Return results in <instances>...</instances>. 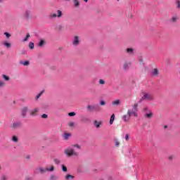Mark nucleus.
<instances>
[{
  "label": "nucleus",
  "instance_id": "nucleus-4",
  "mask_svg": "<svg viewBox=\"0 0 180 180\" xmlns=\"http://www.w3.org/2000/svg\"><path fill=\"white\" fill-rule=\"evenodd\" d=\"M49 18L51 19H56V18L61 19L63 18V11L61 10H57L56 13H51Z\"/></svg>",
  "mask_w": 180,
  "mask_h": 180
},
{
  "label": "nucleus",
  "instance_id": "nucleus-18",
  "mask_svg": "<svg viewBox=\"0 0 180 180\" xmlns=\"http://www.w3.org/2000/svg\"><path fill=\"white\" fill-rule=\"evenodd\" d=\"M112 106H119L120 105V100H115L112 103Z\"/></svg>",
  "mask_w": 180,
  "mask_h": 180
},
{
  "label": "nucleus",
  "instance_id": "nucleus-19",
  "mask_svg": "<svg viewBox=\"0 0 180 180\" xmlns=\"http://www.w3.org/2000/svg\"><path fill=\"white\" fill-rule=\"evenodd\" d=\"M101 124H102V122L98 121V120H95L94 121V126L96 127H97V129H99L101 127Z\"/></svg>",
  "mask_w": 180,
  "mask_h": 180
},
{
  "label": "nucleus",
  "instance_id": "nucleus-24",
  "mask_svg": "<svg viewBox=\"0 0 180 180\" xmlns=\"http://www.w3.org/2000/svg\"><path fill=\"white\" fill-rule=\"evenodd\" d=\"M73 2L75 8H78L79 6V0H74Z\"/></svg>",
  "mask_w": 180,
  "mask_h": 180
},
{
  "label": "nucleus",
  "instance_id": "nucleus-45",
  "mask_svg": "<svg viewBox=\"0 0 180 180\" xmlns=\"http://www.w3.org/2000/svg\"><path fill=\"white\" fill-rule=\"evenodd\" d=\"M68 126H70V127H73V126H74V122H70L68 123Z\"/></svg>",
  "mask_w": 180,
  "mask_h": 180
},
{
  "label": "nucleus",
  "instance_id": "nucleus-50",
  "mask_svg": "<svg viewBox=\"0 0 180 180\" xmlns=\"http://www.w3.org/2000/svg\"><path fill=\"white\" fill-rule=\"evenodd\" d=\"M85 2H88V0H84Z\"/></svg>",
  "mask_w": 180,
  "mask_h": 180
},
{
  "label": "nucleus",
  "instance_id": "nucleus-51",
  "mask_svg": "<svg viewBox=\"0 0 180 180\" xmlns=\"http://www.w3.org/2000/svg\"><path fill=\"white\" fill-rule=\"evenodd\" d=\"M0 2H2V0H0Z\"/></svg>",
  "mask_w": 180,
  "mask_h": 180
},
{
  "label": "nucleus",
  "instance_id": "nucleus-2",
  "mask_svg": "<svg viewBox=\"0 0 180 180\" xmlns=\"http://www.w3.org/2000/svg\"><path fill=\"white\" fill-rule=\"evenodd\" d=\"M54 171V166L49 167H38L36 169L35 174H46V172H53Z\"/></svg>",
  "mask_w": 180,
  "mask_h": 180
},
{
  "label": "nucleus",
  "instance_id": "nucleus-39",
  "mask_svg": "<svg viewBox=\"0 0 180 180\" xmlns=\"http://www.w3.org/2000/svg\"><path fill=\"white\" fill-rule=\"evenodd\" d=\"M171 20L173 22H175L178 20V18L176 16H174V17H172Z\"/></svg>",
  "mask_w": 180,
  "mask_h": 180
},
{
  "label": "nucleus",
  "instance_id": "nucleus-42",
  "mask_svg": "<svg viewBox=\"0 0 180 180\" xmlns=\"http://www.w3.org/2000/svg\"><path fill=\"white\" fill-rule=\"evenodd\" d=\"M99 84H100V85H105V80L100 79L99 80Z\"/></svg>",
  "mask_w": 180,
  "mask_h": 180
},
{
  "label": "nucleus",
  "instance_id": "nucleus-9",
  "mask_svg": "<svg viewBox=\"0 0 180 180\" xmlns=\"http://www.w3.org/2000/svg\"><path fill=\"white\" fill-rule=\"evenodd\" d=\"M23 17L25 19H27V20H30L32 19V15H30V11L26 10L23 13Z\"/></svg>",
  "mask_w": 180,
  "mask_h": 180
},
{
  "label": "nucleus",
  "instance_id": "nucleus-20",
  "mask_svg": "<svg viewBox=\"0 0 180 180\" xmlns=\"http://www.w3.org/2000/svg\"><path fill=\"white\" fill-rule=\"evenodd\" d=\"M122 120H124V122H129V120H130V117H129V115H124L122 117Z\"/></svg>",
  "mask_w": 180,
  "mask_h": 180
},
{
  "label": "nucleus",
  "instance_id": "nucleus-29",
  "mask_svg": "<svg viewBox=\"0 0 180 180\" xmlns=\"http://www.w3.org/2000/svg\"><path fill=\"white\" fill-rule=\"evenodd\" d=\"M29 47L31 50H33V49H34V44L33 42H30Z\"/></svg>",
  "mask_w": 180,
  "mask_h": 180
},
{
  "label": "nucleus",
  "instance_id": "nucleus-43",
  "mask_svg": "<svg viewBox=\"0 0 180 180\" xmlns=\"http://www.w3.org/2000/svg\"><path fill=\"white\" fill-rule=\"evenodd\" d=\"M76 113L75 112H69L68 116L72 117L75 116Z\"/></svg>",
  "mask_w": 180,
  "mask_h": 180
},
{
  "label": "nucleus",
  "instance_id": "nucleus-38",
  "mask_svg": "<svg viewBox=\"0 0 180 180\" xmlns=\"http://www.w3.org/2000/svg\"><path fill=\"white\" fill-rule=\"evenodd\" d=\"M176 5L177 9H180V1L179 0H176Z\"/></svg>",
  "mask_w": 180,
  "mask_h": 180
},
{
  "label": "nucleus",
  "instance_id": "nucleus-47",
  "mask_svg": "<svg viewBox=\"0 0 180 180\" xmlns=\"http://www.w3.org/2000/svg\"><path fill=\"white\" fill-rule=\"evenodd\" d=\"M120 144V143H119V141L115 142V146L116 147H119Z\"/></svg>",
  "mask_w": 180,
  "mask_h": 180
},
{
  "label": "nucleus",
  "instance_id": "nucleus-49",
  "mask_svg": "<svg viewBox=\"0 0 180 180\" xmlns=\"http://www.w3.org/2000/svg\"><path fill=\"white\" fill-rule=\"evenodd\" d=\"M167 125H165V129H167Z\"/></svg>",
  "mask_w": 180,
  "mask_h": 180
},
{
  "label": "nucleus",
  "instance_id": "nucleus-33",
  "mask_svg": "<svg viewBox=\"0 0 180 180\" xmlns=\"http://www.w3.org/2000/svg\"><path fill=\"white\" fill-rule=\"evenodd\" d=\"M12 141H14V143H18V136H13L12 138Z\"/></svg>",
  "mask_w": 180,
  "mask_h": 180
},
{
  "label": "nucleus",
  "instance_id": "nucleus-41",
  "mask_svg": "<svg viewBox=\"0 0 180 180\" xmlns=\"http://www.w3.org/2000/svg\"><path fill=\"white\" fill-rule=\"evenodd\" d=\"M100 105L101 106H105L106 105V103L105 102V101H101Z\"/></svg>",
  "mask_w": 180,
  "mask_h": 180
},
{
  "label": "nucleus",
  "instance_id": "nucleus-21",
  "mask_svg": "<svg viewBox=\"0 0 180 180\" xmlns=\"http://www.w3.org/2000/svg\"><path fill=\"white\" fill-rule=\"evenodd\" d=\"M65 180L74 179V176L71 174H68L65 176Z\"/></svg>",
  "mask_w": 180,
  "mask_h": 180
},
{
  "label": "nucleus",
  "instance_id": "nucleus-27",
  "mask_svg": "<svg viewBox=\"0 0 180 180\" xmlns=\"http://www.w3.org/2000/svg\"><path fill=\"white\" fill-rule=\"evenodd\" d=\"M43 94H44V91H41L38 95H37L36 101H37L39 99V98H40V96H41V95H43Z\"/></svg>",
  "mask_w": 180,
  "mask_h": 180
},
{
  "label": "nucleus",
  "instance_id": "nucleus-28",
  "mask_svg": "<svg viewBox=\"0 0 180 180\" xmlns=\"http://www.w3.org/2000/svg\"><path fill=\"white\" fill-rule=\"evenodd\" d=\"M53 162H55L57 165H58V164L61 163V160H60L59 159L55 158L53 160Z\"/></svg>",
  "mask_w": 180,
  "mask_h": 180
},
{
  "label": "nucleus",
  "instance_id": "nucleus-12",
  "mask_svg": "<svg viewBox=\"0 0 180 180\" xmlns=\"http://www.w3.org/2000/svg\"><path fill=\"white\" fill-rule=\"evenodd\" d=\"M37 113H39V108H34L30 112V116H37Z\"/></svg>",
  "mask_w": 180,
  "mask_h": 180
},
{
  "label": "nucleus",
  "instance_id": "nucleus-30",
  "mask_svg": "<svg viewBox=\"0 0 180 180\" xmlns=\"http://www.w3.org/2000/svg\"><path fill=\"white\" fill-rule=\"evenodd\" d=\"M72 147H75V148H77V150H81V146H79V144L72 145Z\"/></svg>",
  "mask_w": 180,
  "mask_h": 180
},
{
  "label": "nucleus",
  "instance_id": "nucleus-34",
  "mask_svg": "<svg viewBox=\"0 0 180 180\" xmlns=\"http://www.w3.org/2000/svg\"><path fill=\"white\" fill-rule=\"evenodd\" d=\"M57 179H58V177H57V176L51 175L50 180H57Z\"/></svg>",
  "mask_w": 180,
  "mask_h": 180
},
{
  "label": "nucleus",
  "instance_id": "nucleus-11",
  "mask_svg": "<svg viewBox=\"0 0 180 180\" xmlns=\"http://www.w3.org/2000/svg\"><path fill=\"white\" fill-rule=\"evenodd\" d=\"M27 112H29V108L27 107L22 108L21 110V115L22 117H26V115H27Z\"/></svg>",
  "mask_w": 180,
  "mask_h": 180
},
{
  "label": "nucleus",
  "instance_id": "nucleus-10",
  "mask_svg": "<svg viewBox=\"0 0 180 180\" xmlns=\"http://www.w3.org/2000/svg\"><path fill=\"white\" fill-rule=\"evenodd\" d=\"M151 75H153V77H159L160 70H158V69H157V68L153 69L151 70Z\"/></svg>",
  "mask_w": 180,
  "mask_h": 180
},
{
  "label": "nucleus",
  "instance_id": "nucleus-44",
  "mask_svg": "<svg viewBox=\"0 0 180 180\" xmlns=\"http://www.w3.org/2000/svg\"><path fill=\"white\" fill-rule=\"evenodd\" d=\"M42 119H47L49 117V115L47 114H43L41 115Z\"/></svg>",
  "mask_w": 180,
  "mask_h": 180
},
{
  "label": "nucleus",
  "instance_id": "nucleus-52",
  "mask_svg": "<svg viewBox=\"0 0 180 180\" xmlns=\"http://www.w3.org/2000/svg\"><path fill=\"white\" fill-rule=\"evenodd\" d=\"M145 110H147V108H145Z\"/></svg>",
  "mask_w": 180,
  "mask_h": 180
},
{
  "label": "nucleus",
  "instance_id": "nucleus-3",
  "mask_svg": "<svg viewBox=\"0 0 180 180\" xmlns=\"http://www.w3.org/2000/svg\"><path fill=\"white\" fill-rule=\"evenodd\" d=\"M139 104L135 103L134 104L131 110H128L127 115H129V117H131V116H135V117H137V112L139 111Z\"/></svg>",
  "mask_w": 180,
  "mask_h": 180
},
{
  "label": "nucleus",
  "instance_id": "nucleus-6",
  "mask_svg": "<svg viewBox=\"0 0 180 180\" xmlns=\"http://www.w3.org/2000/svg\"><path fill=\"white\" fill-rule=\"evenodd\" d=\"M86 109L87 110H89V112H99V110H101V108L98 105H89L86 106Z\"/></svg>",
  "mask_w": 180,
  "mask_h": 180
},
{
  "label": "nucleus",
  "instance_id": "nucleus-35",
  "mask_svg": "<svg viewBox=\"0 0 180 180\" xmlns=\"http://www.w3.org/2000/svg\"><path fill=\"white\" fill-rule=\"evenodd\" d=\"M4 34L6 35V39H11V36H12L9 32H4Z\"/></svg>",
  "mask_w": 180,
  "mask_h": 180
},
{
  "label": "nucleus",
  "instance_id": "nucleus-13",
  "mask_svg": "<svg viewBox=\"0 0 180 180\" xmlns=\"http://www.w3.org/2000/svg\"><path fill=\"white\" fill-rule=\"evenodd\" d=\"M2 44H3V46H4V47H6V49H11V47H12V44H11L8 41H3Z\"/></svg>",
  "mask_w": 180,
  "mask_h": 180
},
{
  "label": "nucleus",
  "instance_id": "nucleus-15",
  "mask_svg": "<svg viewBox=\"0 0 180 180\" xmlns=\"http://www.w3.org/2000/svg\"><path fill=\"white\" fill-rule=\"evenodd\" d=\"M126 53L130 56H133V54H134V49H133V48H128L126 49Z\"/></svg>",
  "mask_w": 180,
  "mask_h": 180
},
{
  "label": "nucleus",
  "instance_id": "nucleus-46",
  "mask_svg": "<svg viewBox=\"0 0 180 180\" xmlns=\"http://www.w3.org/2000/svg\"><path fill=\"white\" fill-rule=\"evenodd\" d=\"M125 140H126L127 141H128V140H129V134H127L125 135Z\"/></svg>",
  "mask_w": 180,
  "mask_h": 180
},
{
  "label": "nucleus",
  "instance_id": "nucleus-22",
  "mask_svg": "<svg viewBox=\"0 0 180 180\" xmlns=\"http://www.w3.org/2000/svg\"><path fill=\"white\" fill-rule=\"evenodd\" d=\"M113 122H115V114H112L110 119V124H113Z\"/></svg>",
  "mask_w": 180,
  "mask_h": 180
},
{
  "label": "nucleus",
  "instance_id": "nucleus-25",
  "mask_svg": "<svg viewBox=\"0 0 180 180\" xmlns=\"http://www.w3.org/2000/svg\"><path fill=\"white\" fill-rule=\"evenodd\" d=\"M5 86H6V83L3 80H0V88H4Z\"/></svg>",
  "mask_w": 180,
  "mask_h": 180
},
{
  "label": "nucleus",
  "instance_id": "nucleus-14",
  "mask_svg": "<svg viewBox=\"0 0 180 180\" xmlns=\"http://www.w3.org/2000/svg\"><path fill=\"white\" fill-rule=\"evenodd\" d=\"M131 64V63L130 62L124 63L123 67H122L123 70H129V68L130 67Z\"/></svg>",
  "mask_w": 180,
  "mask_h": 180
},
{
  "label": "nucleus",
  "instance_id": "nucleus-31",
  "mask_svg": "<svg viewBox=\"0 0 180 180\" xmlns=\"http://www.w3.org/2000/svg\"><path fill=\"white\" fill-rule=\"evenodd\" d=\"M0 180H8V176L5 174L1 175Z\"/></svg>",
  "mask_w": 180,
  "mask_h": 180
},
{
  "label": "nucleus",
  "instance_id": "nucleus-36",
  "mask_svg": "<svg viewBox=\"0 0 180 180\" xmlns=\"http://www.w3.org/2000/svg\"><path fill=\"white\" fill-rule=\"evenodd\" d=\"M20 64H22V65L27 66L29 65V60L21 62Z\"/></svg>",
  "mask_w": 180,
  "mask_h": 180
},
{
  "label": "nucleus",
  "instance_id": "nucleus-8",
  "mask_svg": "<svg viewBox=\"0 0 180 180\" xmlns=\"http://www.w3.org/2000/svg\"><path fill=\"white\" fill-rule=\"evenodd\" d=\"M20 127H22V124L20 122H13L11 125V129H12V130H16V129H19Z\"/></svg>",
  "mask_w": 180,
  "mask_h": 180
},
{
  "label": "nucleus",
  "instance_id": "nucleus-32",
  "mask_svg": "<svg viewBox=\"0 0 180 180\" xmlns=\"http://www.w3.org/2000/svg\"><path fill=\"white\" fill-rule=\"evenodd\" d=\"M56 29H57V30L61 31V30H63V29H64V26L59 25L57 26Z\"/></svg>",
  "mask_w": 180,
  "mask_h": 180
},
{
  "label": "nucleus",
  "instance_id": "nucleus-23",
  "mask_svg": "<svg viewBox=\"0 0 180 180\" xmlns=\"http://www.w3.org/2000/svg\"><path fill=\"white\" fill-rule=\"evenodd\" d=\"M145 117H147L148 119H151V117H153V112H150L149 113H146L145 115Z\"/></svg>",
  "mask_w": 180,
  "mask_h": 180
},
{
  "label": "nucleus",
  "instance_id": "nucleus-5",
  "mask_svg": "<svg viewBox=\"0 0 180 180\" xmlns=\"http://www.w3.org/2000/svg\"><path fill=\"white\" fill-rule=\"evenodd\" d=\"M154 96L150 93H144L143 96L141 97V101H153Z\"/></svg>",
  "mask_w": 180,
  "mask_h": 180
},
{
  "label": "nucleus",
  "instance_id": "nucleus-16",
  "mask_svg": "<svg viewBox=\"0 0 180 180\" xmlns=\"http://www.w3.org/2000/svg\"><path fill=\"white\" fill-rule=\"evenodd\" d=\"M46 46V40L40 39L39 42L38 43V47H44Z\"/></svg>",
  "mask_w": 180,
  "mask_h": 180
},
{
  "label": "nucleus",
  "instance_id": "nucleus-48",
  "mask_svg": "<svg viewBox=\"0 0 180 180\" xmlns=\"http://www.w3.org/2000/svg\"><path fill=\"white\" fill-rule=\"evenodd\" d=\"M169 160H172V156L169 157Z\"/></svg>",
  "mask_w": 180,
  "mask_h": 180
},
{
  "label": "nucleus",
  "instance_id": "nucleus-53",
  "mask_svg": "<svg viewBox=\"0 0 180 180\" xmlns=\"http://www.w3.org/2000/svg\"><path fill=\"white\" fill-rule=\"evenodd\" d=\"M120 0H117V1L119 2Z\"/></svg>",
  "mask_w": 180,
  "mask_h": 180
},
{
  "label": "nucleus",
  "instance_id": "nucleus-7",
  "mask_svg": "<svg viewBox=\"0 0 180 180\" xmlns=\"http://www.w3.org/2000/svg\"><path fill=\"white\" fill-rule=\"evenodd\" d=\"M81 41V39L78 36H75L72 39V46H79V43Z\"/></svg>",
  "mask_w": 180,
  "mask_h": 180
},
{
  "label": "nucleus",
  "instance_id": "nucleus-26",
  "mask_svg": "<svg viewBox=\"0 0 180 180\" xmlns=\"http://www.w3.org/2000/svg\"><path fill=\"white\" fill-rule=\"evenodd\" d=\"M70 136H71V134H68V133L64 134H63V139H64V140H68V139H70Z\"/></svg>",
  "mask_w": 180,
  "mask_h": 180
},
{
  "label": "nucleus",
  "instance_id": "nucleus-1",
  "mask_svg": "<svg viewBox=\"0 0 180 180\" xmlns=\"http://www.w3.org/2000/svg\"><path fill=\"white\" fill-rule=\"evenodd\" d=\"M64 153L67 157H78L79 155V153L76 152L72 148H67L64 150Z\"/></svg>",
  "mask_w": 180,
  "mask_h": 180
},
{
  "label": "nucleus",
  "instance_id": "nucleus-37",
  "mask_svg": "<svg viewBox=\"0 0 180 180\" xmlns=\"http://www.w3.org/2000/svg\"><path fill=\"white\" fill-rule=\"evenodd\" d=\"M62 170L63 171V172H67L68 169H67V167H65V165H62Z\"/></svg>",
  "mask_w": 180,
  "mask_h": 180
},
{
  "label": "nucleus",
  "instance_id": "nucleus-17",
  "mask_svg": "<svg viewBox=\"0 0 180 180\" xmlns=\"http://www.w3.org/2000/svg\"><path fill=\"white\" fill-rule=\"evenodd\" d=\"M1 78L6 82L11 81V77L6 75H2Z\"/></svg>",
  "mask_w": 180,
  "mask_h": 180
},
{
  "label": "nucleus",
  "instance_id": "nucleus-40",
  "mask_svg": "<svg viewBox=\"0 0 180 180\" xmlns=\"http://www.w3.org/2000/svg\"><path fill=\"white\" fill-rule=\"evenodd\" d=\"M29 37H30V34H27L26 37L23 39V41H27Z\"/></svg>",
  "mask_w": 180,
  "mask_h": 180
}]
</instances>
